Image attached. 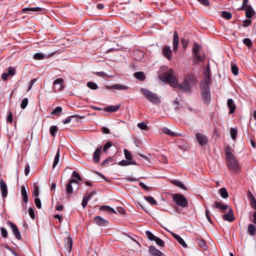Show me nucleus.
Returning a JSON list of instances; mask_svg holds the SVG:
<instances>
[{
	"instance_id": "6ab92c4d",
	"label": "nucleus",
	"mask_w": 256,
	"mask_h": 256,
	"mask_svg": "<svg viewBox=\"0 0 256 256\" xmlns=\"http://www.w3.org/2000/svg\"><path fill=\"white\" fill-rule=\"evenodd\" d=\"M227 106L230 108V114H234L236 109V105L232 98H228L227 100Z\"/></svg>"
},
{
	"instance_id": "aec40b11",
	"label": "nucleus",
	"mask_w": 256,
	"mask_h": 256,
	"mask_svg": "<svg viewBox=\"0 0 256 256\" xmlns=\"http://www.w3.org/2000/svg\"><path fill=\"white\" fill-rule=\"evenodd\" d=\"M214 205L216 208L220 210L222 212H224L228 208L227 204H224L221 202L216 201Z\"/></svg>"
},
{
	"instance_id": "de8ad7c7",
	"label": "nucleus",
	"mask_w": 256,
	"mask_h": 256,
	"mask_svg": "<svg viewBox=\"0 0 256 256\" xmlns=\"http://www.w3.org/2000/svg\"><path fill=\"white\" fill-rule=\"evenodd\" d=\"M58 128L56 126H52L50 127V134L52 136H56V132L58 130Z\"/></svg>"
},
{
	"instance_id": "79ce46f5",
	"label": "nucleus",
	"mask_w": 256,
	"mask_h": 256,
	"mask_svg": "<svg viewBox=\"0 0 256 256\" xmlns=\"http://www.w3.org/2000/svg\"><path fill=\"white\" fill-rule=\"evenodd\" d=\"M38 194L39 187L36 184H34V191L32 192V196L36 198L38 196Z\"/></svg>"
},
{
	"instance_id": "bb28decb",
	"label": "nucleus",
	"mask_w": 256,
	"mask_h": 256,
	"mask_svg": "<svg viewBox=\"0 0 256 256\" xmlns=\"http://www.w3.org/2000/svg\"><path fill=\"white\" fill-rule=\"evenodd\" d=\"M172 236L184 248L187 247L184 240L179 235L172 232Z\"/></svg>"
},
{
	"instance_id": "864d4df0",
	"label": "nucleus",
	"mask_w": 256,
	"mask_h": 256,
	"mask_svg": "<svg viewBox=\"0 0 256 256\" xmlns=\"http://www.w3.org/2000/svg\"><path fill=\"white\" fill-rule=\"evenodd\" d=\"M28 98H24L22 101V102H21V104H20V108H22V109H24L28 104Z\"/></svg>"
},
{
	"instance_id": "13d9d810",
	"label": "nucleus",
	"mask_w": 256,
	"mask_h": 256,
	"mask_svg": "<svg viewBox=\"0 0 256 256\" xmlns=\"http://www.w3.org/2000/svg\"><path fill=\"white\" fill-rule=\"evenodd\" d=\"M8 73L10 76H13L16 74V70L14 68L9 66L8 69Z\"/></svg>"
},
{
	"instance_id": "9b49d317",
	"label": "nucleus",
	"mask_w": 256,
	"mask_h": 256,
	"mask_svg": "<svg viewBox=\"0 0 256 256\" xmlns=\"http://www.w3.org/2000/svg\"><path fill=\"white\" fill-rule=\"evenodd\" d=\"M94 222L98 225L101 226H107L109 222H108L102 218L100 216H96L94 218Z\"/></svg>"
},
{
	"instance_id": "5fc2aeb1",
	"label": "nucleus",
	"mask_w": 256,
	"mask_h": 256,
	"mask_svg": "<svg viewBox=\"0 0 256 256\" xmlns=\"http://www.w3.org/2000/svg\"><path fill=\"white\" fill-rule=\"evenodd\" d=\"M138 127L142 130H148V127L144 122H140L137 125Z\"/></svg>"
},
{
	"instance_id": "9d476101",
	"label": "nucleus",
	"mask_w": 256,
	"mask_h": 256,
	"mask_svg": "<svg viewBox=\"0 0 256 256\" xmlns=\"http://www.w3.org/2000/svg\"><path fill=\"white\" fill-rule=\"evenodd\" d=\"M196 242L200 248L204 250H206L208 248L206 241L202 238V236H196Z\"/></svg>"
},
{
	"instance_id": "cd10ccee",
	"label": "nucleus",
	"mask_w": 256,
	"mask_h": 256,
	"mask_svg": "<svg viewBox=\"0 0 256 256\" xmlns=\"http://www.w3.org/2000/svg\"><path fill=\"white\" fill-rule=\"evenodd\" d=\"M134 76L136 79L140 81L144 80L146 78V75L143 72H136Z\"/></svg>"
},
{
	"instance_id": "f257e3e1",
	"label": "nucleus",
	"mask_w": 256,
	"mask_h": 256,
	"mask_svg": "<svg viewBox=\"0 0 256 256\" xmlns=\"http://www.w3.org/2000/svg\"><path fill=\"white\" fill-rule=\"evenodd\" d=\"M198 82V80L194 74H188L184 76L183 81L182 82H178L177 88L185 93L190 94Z\"/></svg>"
},
{
	"instance_id": "e2e57ef3",
	"label": "nucleus",
	"mask_w": 256,
	"mask_h": 256,
	"mask_svg": "<svg viewBox=\"0 0 256 256\" xmlns=\"http://www.w3.org/2000/svg\"><path fill=\"white\" fill-rule=\"evenodd\" d=\"M112 146V144L110 142H107L104 146L103 151L104 152H106L108 148H110Z\"/></svg>"
},
{
	"instance_id": "4d7b16f0",
	"label": "nucleus",
	"mask_w": 256,
	"mask_h": 256,
	"mask_svg": "<svg viewBox=\"0 0 256 256\" xmlns=\"http://www.w3.org/2000/svg\"><path fill=\"white\" fill-rule=\"evenodd\" d=\"M0 232L2 236L4 238H6L8 235L7 230L4 228L2 227L0 228Z\"/></svg>"
},
{
	"instance_id": "0eeeda50",
	"label": "nucleus",
	"mask_w": 256,
	"mask_h": 256,
	"mask_svg": "<svg viewBox=\"0 0 256 256\" xmlns=\"http://www.w3.org/2000/svg\"><path fill=\"white\" fill-rule=\"evenodd\" d=\"M195 137L199 145L201 146L206 145L208 142V137L202 133H196Z\"/></svg>"
},
{
	"instance_id": "7c9ffc66",
	"label": "nucleus",
	"mask_w": 256,
	"mask_h": 256,
	"mask_svg": "<svg viewBox=\"0 0 256 256\" xmlns=\"http://www.w3.org/2000/svg\"><path fill=\"white\" fill-rule=\"evenodd\" d=\"M252 24V20H250V19H246L245 20H244L243 22H242V25L241 24H238V28H240L241 26H243V27H244V28H246V27H248L249 26H250Z\"/></svg>"
},
{
	"instance_id": "a19ab883",
	"label": "nucleus",
	"mask_w": 256,
	"mask_h": 256,
	"mask_svg": "<svg viewBox=\"0 0 256 256\" xmlns=\"http://www.w3.org/2000/svg\"><path fill=\"white\" fill-rule=\"evenodd\" d=\"M66 192L68 195H70L73 192L72 184L70 182H68L66 185Z\"/></svg>"
},
{
	"instance_id": "a211bd4d",
	"label": "nucleus",
	"mask_w": 256,
	"mask_h": 256,
	"mask_svg": "<svg viewBox=\"0 0 256 256\" xmlns=\"http://www.w3.org/2000/svg\"><path fill=\"white\" fill-rule=\"evenodd\" d=\"M106 88L109 90H112L114 89L116 90H127L128 88V86L119 84H112V86H107Z\"/></svg>"
},
{
	"instance_id": "603ef678",
	"label": "nucleus",
	"mask_w": 256,
	"mask_h": 256,
	"mask_svg": "<svg viewBox=\"0 0 256 256\" xmlns=\"http://www.w3.org/2000/svg\"><path fill=\"white\" fill-rule=\"evenodd\" d=\"M124 153L125 158L128 160H132V154L127 150H124Z\"/></svg>"
},
{
	"instance_id": "ea45409f",
	"label": "nucleus",
	"mask_w": 256,
	"mask_h": 256,
	"mask_svg": "<svg viewBox=\"0 0 256 256\" xmlns=\"http://www.w3.org/2000/svg\"><path fill=\"white\" fill-rule=\"evenodd\" d=\"M42 10V8L39 7H36V8H25L22 9V12H28V11H32V12H40Z\"/></svg>"
},
{
	"instance_id": "393cba45",
	"label": "nucleus",
	"mask_w": 256,
	"mask_h": 256,
	"mask_svg": "<svg viewBox=\"0 0 256 256\" xmlns=\"http://www.w3.org/2000/svg\"><path fill=\"white\" fill-rule=\"evenodd\" d=\"M65 244V248L66 250L68 252H70L72 246V240L70 238H66L64 240Z\"/></svg>"
},
{
	"instance_id": "4be33fe9",
	"label": "nucleus",
	"mask_w": 256,
	"mask_h": 256,
	"mask_svg": "<svg viewBox=\"0 0 256 256\" xmlns=\"http://www.w3.org/2000/svg\"><path fill=\"white\" fill-rule=\"evenodd\" d=\"M102 149V146L98 148L94 153L93 160L94 163H98L100 159V154Z\"/></svg>"
},
{
	"instance_id": "dca6fc26",
	"label": "nucleus",
	"mask_w": 256,
	"mask_h": 256,
	"mask_svg": "<svg viewBox=\"0 0 256 256\" xmlns=\"http://www.w3.org/2000/svg\"><path fill=\"white\" fill-rule=\"evenodd\" d=\"M222 219L224 220L232 222L234 220V216L233 210L230 208L228 210V212L226 214H224L222 216Z\"/></svg>"
},
{
	"instance_id": "f03ea898",
	"label": "nucleus",
	"mask_w": 256,
	"mask_h": 256,
	"mask_svg": "<svg viewBox=\"0 0 256 256\" xmlns=\"http://www.w3.org/2000/svg\"><path fill=\"white\" fill-rule=\"evenodd\" d=\"M234 150L230 146H227L225 148L226 160L227 166L229 170L238 172L240 168L238 163V160L234 154Z\"/></svg>"
},
{
	"instance_id": "72a5a7b5",
	"label": "nucleus",
	"mask_w": 256,
	"mask_h": 256,
	"mask_svg": "<svg viewBox=\"0 0 256 256\" xmlns=\"http://www.w3.org/2000/svg\"><path fill=\"white\" fill-rule=\"evenodd\" d=\"M60 150H58L57 151V152L56 154V156H55V158L54 159V161L53 162V164H52L53 168H54L56 166V165L58 164V163L59 162V160H60Z\"/></svg>"
},
{
	"instance_id": "49530a36",
	"label": "nucleus",
	"mask_w": 256,
	"mask_h": 256,
	"mask_svg": "<svg viewBox=\"0 0 256 256\" xmlns=\"http://www.w3.org/2000/svg\"><path fill=\"white\" fill-rule=\"evenodd\" d=\"M87 86L92 90H96L98 88L97 84L92 82H89L87 83Z\"/></svg>"
},
{
	"instance_id": "c03bdc74",
	"label": "nucleus",
	"mask_w": 256,
	"mask_h": 256,
	"mask_svg": "<svg viewBox=\"0 0 256 256\" xmlns=\"http://www.w3.org/2000/svg\"><path fill=\"white\" fill-rule=\"evenodd\" d=\"M145 233L147 238L150 240H154L156 238V236H154L152 233L149 230L146 231Z\"/></svg>"
},
{
	"instance_id": "5701e85b",
	"label": "nucleus",
	"mask_w": 256,
	"mask_h": 256,
	"mask_svg": "<svg viewBox=\"0 0 256 256\" xmlns=\"http://www.w3.org/2000/svg\"><path fill=\"white\" fill-rule=\"evenodd\" d=\"M120 104H116L115 106H106L104 108V112H117L120 108Z\"/></svg>"
},
{
	"instance_id": "bf43d9fd",
	"label": "nucleus",
	"mask_w": 256,
	"mask_h": 256,
	"mask_svg": "<svg viewBox=\"0 0 256 256\" xmlns=\"http://www.w3.org/2000/svg\"><path fill=\"white\" fill-rule=\"evenodd\" d=\"M76 116H77L76 115H72V116H69L67 117L65 120H64L62 121V122L64 124H68L72 120V118H74Z\"/></svg>"
},
{
	"instance_id": "a878e982",
	"label": "nucleus",
	"mask_w": 256,
	"mask_h": 256,
	"mask_svg": "<svg viewBox=\"0 0 256 256\" xmlns=\"http://www.w3.org/2000/svg\"><path fill=\"white\" fill-rule=\"evenodd\" d=\"M21 194L22 198L23 201L26 204L28 200V198L26 190L24 186H21Z\"/></svg>"
},
{
	"instance_id": "a18cd8bd",
	"label": "nucleus",
	"mask_w": 256,
	"mask_h": 256,
	"mask_svg": "<svg viewBox=\"0 0 256 256\" xmlns=\"http://www.w3.org/2000/svg\"><path fill=\"white\" fill-rule=\"evenodd\" d=\"M62 112V108L60 106L56 107L51 112L52 114L58 116Z\"/></svg>"
},
{
	"instance_id": "473e14b6",
	"label": "nucleus",
	"mask_w": 256,
	"mask_h": 256,
	"mask_svg": "<svg viewBox=\"0 0 256 256\" xmlns=\"http://www.w3.org/2000/svg\"><path fill=\"white\" fill-rule=\"evenodd\" d=\"M220 196L224 198H226L228 196V192L225 188H222L220 190Z\"/></svg>"
},
{
	"instance_id": "20e7f679",
	"label": "nucleus",
	"mask_w": 256,
	"mask_h": 256,
	"mask_svg": "<svg viewBox=\"0 0 256 256\" xmlns=\"http://www.w3.org/2000/svg\"><path fill=\"white\" fill-rule=\"evenodd\" d=\"M140 92L150 102L155 104H159L160 102V98L156 94L148 90L142 88L140 89Z\"/></svg>"
},
{
	"instance_id": "680f3d73",
	"label": "nucleus",
	"mask_w": 256,
	"mask_h": 256,
	"mask_svg": "<svg viewBox=\"0 0 256 256\" xmlns=\"http://www.w3.org/2000/svg\"><path fill=\"white\" fill-rule=\"evenodd\" d=\"M12 120H13V118H12V112L10 111L8 112V116H7V118H6V122H9V123L11 124L12 122Z\"/></svg>"
},
{
	"instance_id": "c756f323",
	"label": "nucleus",
	"mask_w": 256,
	"mask_h": 256,
	"mask_svg": "<svg viewBox=\"0 0 256 256\" xmlns=\"http://www.w3.org/2000/svg\"><path fill=\"white\" fill-rule=\"evenodd\" d=\"M162 132L166 134H168V136H179L178 134H176V133H175L174 132H172L170 130H169L168 128H164L162 130Z\"/></svg>"
},
{
	"instance_id": "58836bf2",
	"label": "nucleus",
	"mask_w": 256,
	"mask_h": 256,
	"mask_svg": "<svg viewBox=\"0 0 256 256\" xmlns=\"http://www.w3.org/2000/svg\"><path fill=\"white\" fill-rule=\"evenodd\" d=\"M244 44L248 48H251L252 46V40L249 38H245L242 40Z\"/></svg>"
},
{
	"instance_id": "b1692460",
	"label": "nucleus",
	"mask_w": 256,
	"mask_h": 256,
	"mask_svg": "<svg viewBox=\"0 0 256 256\" xmlns=\"http://www.w3.org/2000/svg\"><path fill=\"white\" fill-rule=\"evenodd\" d=\"M179 42V38L178 36V32L175 31L174 34V38H173V50L174 52H176L178 49V44Z\"/></svg>"
},
{
	"instance_id": "8fccbe9b",
	"label": "nucleus",
	"mask_w": 256,
	"mask_h": 256,
	"mask_svg": "<svg viewBox=\"0 0 256 256\" xmlns=\"http://www.w3.org/2000/svg\"><path fill=\"white\" fill-rule=\"evenodd\" d=\"M248 0H243L242 4L241 7L239 8H238V10L243 11L244 10V8L247 7V6H249L250 4H248Z\"/></svg>"
},
{
	"instance_id": "69168bd1",
	"label": "nucleus",
	"mask_w": 256,
	"mask_h": 256,
	"mask_svg": "<svg viewBox=\"0 0 256 256\" xmlns=\"http://www.w3.org/2000/svg\"><path fill=\"white\" fill-rule=\"evenodd\" d=\"M28 214H30V217L34 220L35 218L34 212L32 208H30L28 210Z\"/></svg>"
},
{
	"instance_id": "2eb2a0df",
	"label": "nucleus",
	"mask_w": 256,
	"mask_h": 256,
	"mask_svg": "<svg viewBox=\"0 0 256 256\" xmlns=\"http://www.w3.org/2000/svg\"><path fill=\"white\" fill-rule=\"evenodd\" d=\"M200 49V46H199L198 43L195 42L193 45L192 52H193V54L197 58L198 60H201V56L199 54Z\"/></svg>"
},
{
	"instance_id": "338daca9",
	"label": "nucleus",
	"mask_w": 256,
	"mask_h": 256,
	"mask_svg": "<svg viewBox=\"0 0 256 256\" xmlns=\"http://www.w3.org/2000/svg\"><path fill=\"white\" fill-rule=\"evenodd\" d=\"M72 176L76 178L79 180H82V178L77 171H74L72 172Z\"/></svg>"
},
{
	"instance_id": "7ed1b4c3",
	"label": "nucleus",
	"mask_w": 256,
	"mask_h": 256,
	"mask_svg": "<svg viewBox=\"0 0 256 256\" xmlns=\"http://www.w3.org/2000/svg\"><path fill=\"white\" fill-rule=\"evenodd\" d=\"M174 70L170 68L168 72L160 75L159 78L164 82L168 84L171 86L177 88L178 82V80L174 74Z\"/></svg>"
},
{
	"instance_id": "0e129e2a",
	"label": "nucleus",
	"mask_w": 256,
	"mask_h": 256,
	"mask_svg": "<svg viewBox=\"0 0 256 256\" xmlns=\"http://www.w3.org/2000/svg\"><path fill=\"white\" fill-rule=\"evenodd\" d=\"M180 41L182 44V48L186 49L188 45V41L184 38H182Z\"/></svg>"
},
{
	"instance_id": "37998d69",
	"label": "nucleus",
	"mask_w": 256,
	"mask_h": 256,
	"mask_svg": "<svg viewBox=\"0 0 256 256\" xmlns=\"http://www.w3.org/2000/svg\"><path fill=\"white\" fill-rule=\"evenodd\" d=\"M171 182L174 184V186H178L182 188L185 189V186L184 184H183L180 181L178 180H174Z\"/></svg>"
},
{
	"instance_id": "c9c22d12",
	"label": "nucleus",
	"mask_w": 256,
	"mask_h": 256,
	"mask_svg": "<svg viewBox=\"0 0 256 256\" xmlns=\"http://www.w3.org/2000/svg\"><path fill=\"white\" fill-rule=\"evenodd\" d=\"M238 133V130L236 128H230V136L233 140H235L236 138Z\"/></svg>"
},
{
	"instance_id": "f3484780",
	"label": "nucleus",
	"mask_w": 256,
	"mask_h": 256,
	"mask_svg": "<svg viewBox=\"0 0 256 256\" xmlns=\"http://www.w3.org/2000/svg\"><path fill=\"white\" fill-rule=\"evenodd\" d=\"M162 54L165 58L168 60H170L172 58V51L170 46H164L162 49Z\"/></svg>"
},
{
	"instance_id": "09e8293b",
	"label": "nucleus",
	"mask_w": 256,
	"mask_h": 256,
	"mask_svg": "<svg viewBox=\"0 0 256 256\" xmlns=\"http://www.w3.org/2000/svg\"><path fill=\"white\" fill-rule=\"evenodd\" d=\"M156 242V244L158 245L160 247H164V240H162L160 238L156 236L155 240H154Z\"/></svg>"
},
{
	"instance_id": "423d86ee",
	"label": "nucleus",
	"mask_w": 256,
	"mask_h": 256,
	"mask_svg": "<svg viewBox=\"0 0 256 256\" xmlns=\"http://www.w3.org/2000/svg\"><path fill=\"white\" fill-rule=\"evenodd\" d=\"M201 95L204 104H208L210 102L211 96L209 85L206 83L202 84Z\"/></svg>"
},
{
	"instance_id": "ddd939ff",
	"label": "nucleus",
	"mask_w": 256,
	"mask_h": 256,
	"mask_svg": "<svg viewBox=\"0 0 256 256\" xmlns=\"http://www.w3.org/2000/svg\"><path fill=\"white\" fill-rule=\"evenodd\" d=\"M244 10L246 11V18L248 19L252 18L256 14L251 5H249V6H247V7L244 8Z\"/></svg>"
},
{
	"instance_id": "4468645a",
	"label": "nucleus",
	"mask_w": 256,
	"mask_h": 256,
	"mask_svg": "<svg viewBox=\"0 0 256 256\" xmlns=\"http://www.w3.org/2000/svg\"><path fill=\"white\" fill-rule=\"evenodd\" d=\"M148 252L152 256H163L164 254L160 250L156 248L154 246H150L148 248Z\"/></svg>"
},
{
	"instance_id": "39448f33",
	"label": "nucleus",
	"mask_w": 256,
	"mask_h": 256,
	"mask_svg": "<svg viewBox=\"0 0 256 256\" xmlns=\"http://www.w3.org/2000/svg\"><path fill=\"white\" fill-rule=\"evenodd\" d=\"M172 198L174 202L178 206L182 208H186L188 206V201L187 199L182 194H172Z\"/></svg>"
},
{
	"instance_id": "3c124183",
	"label": "nucleus",
	"mask_w": 256,
	"mask_h": 256,
	"mask_svg": "<svg viewBox=\"0 0 256 256\" xmlns=\"http://www.w3.org/2000/svg\"><path fill=\"white\" fill-rule=\"evenodd\" d=\"M232 72L234 75L236 76L238 74V68L236 65L232 64Z\"/></svg>"
},
{
	"instance_id": "6e6d98bb",
	"label": "nucleus",
	"mask_w": 256,
	"mask_h": 256,
	"mask_svg": "<svg viewBox=\"0 0 256 256\" xmlns=\"http://www.w3.org/2000/svg\"><path fill=\"white\" fill-rule=\"evenodd\" d=\"M90 200V199H88V198L87 197V196L86 195H84V198H83V199H82V207L84 208L86 207V206L88 204V201Z\"/></svg>"
},
{
	"instance_id": "1a4fd4ad",
	"label": "nucleus",
	"mask_w": 256,
	"mask_h": 256,
	"mask_svg": "<svg viewBox=\"0 0 256 256\" xmlns=\"http://www.w3.org/2000/svg\"><path fill=\"white\" fill-rule=\"evenodd\" d=\"M8 224L12 228V232L14 235L15 237L18 240H21L22 236L16 225L10 221H8Z\"/></svg>"
},
{
	"instance_id": "f704fd0d",
	"label": "nucleus",
	"mask_w": 256,
	"mask_h": 256,
	"mask_svg": "<svg viewBox=\"0 0 256 256\" xmlns=\"http://www.w3.org/2000/svg\"><path fill=\"white\" fill-rule=\"evenodd\" d=\"M46 56L42 53L37 52L34 54L33 58L36 60H42L46 58Z\"/></svg>"
},
{
	"instance_id": "2f4dec72",
	"label": "nucleus",
	"mask_w": 256,
	"mask_h": 256,
	"mask_svg": "<svg viewBox=\"0 0 256 256\" xmlns=\"http://www.w3.org/2000/svg\"><path fill=\"white\" fill-rule=\"evenodd\" d=\"M144 199L148 202L150 204L157 206L158 204L157 202L154 199L152 196H145Z\"/></svg>"
},
{
	"instance_id": "e433bc0d",
	"label": "nucleus",
	"mask_w": 256,
	"mask_h": 256,
	"mask_svg": "<svg viewBox=\"0 0 256 256\" xmlns=\"http://www.w3.org/2000/svg\"><path fill=\"white\" fill-rule=\"evenodd\" d=\"M221 16L226 20H230L232 17L231 13L227 11H222Z\"/></svg>"
},
{
	"instance_id": "412c9836",
	"label": "nucleus",
	"mask_w": 256,
	"mask_h": 256,
	"mask_svg": "<svg viewBox=\"0 0 256 256\" xmlns=\"http://www.w3.org/2000/svg\"><path fill=\"white\" fill-rule=\"evenodd\" d=\"M210 69L208 64L207 65L206 70L204 72V77L206 78L204 80V82L203 84H207L208 85H209L210 82Z\"/></svg>"
},
{
	"instance_id": "f8f14e48",
	"label": "nucleus",
	"mask_w": 256,
	"mask_h": 256,
	"mask_svg": "<svg viewBox=\"0 0 256 256\" xmlns=\"http://www.w3.org/2000/svg\"><path fill=\"white\" fill-rule=\"evenodd\" d=\"M0 188L2 198H6L8 195V188L6 184L2 178L0 180Z\"/></svg>"
},
{
	"instance_id": "6e6552de",
	"label": "nucleus",
	"mask_w": 256,
	"mask_h": 256,
	"mask_svg": "<svg viewBox=\"0 0 256 256\" xmlns=\"http://www.w3.org/2000/svg\"><path fill=\"white\" fill-rule=\"evenodd\" d=\"M64 80L62 78H56L53 82V90L54 92H58L61 90L63 88Z\"/></svg>"
},
{
	"instance_id": "4c0bfd02",
	"label": "nucleus",
	"mask_w": 256,
	"mask_h": 256,
	"mask_svg": "<svg viewBox=\"0 0 256 256\" xmlns=\"http://www.w3.org/2000/svg\"><path fill=\"white\" fill-rule=\"evenodd\" d=\"M100 210H105L108 212H114V213L116 212V211L114 210V209H113L112 208H111L108 206H105V205L102 206L100 208Z\"/></svg>"
},
{
	"instance_id": "c85d7f7f",
	"label": "nucleus",
	"mask_w": 256,
	"mask_h": 256,
	"mask_svg": "<svg viewBox=\"0 0 256 256\" xmlns=\"http://www.w3.org/2000/svg\"><path fill=\"white\" fill-rule=\"evenodd\" d=\"M248 232L250 236H254L256 234V226L253 224H250L248 226Z\"/></svg>"
},
{
	"instance_id": "052dcab7",
	"label": "nucleus",
	"mask_w": 256,
	"mask_h": 256,
	"mask_svg": "<svg viewBox=\"0 0 256 256\" xmlns=\"http://www.w3.org/2000/svg\"><path fill=\"white\" fill-rule=\"evenodd\" d=\"M34 203H35L36 206L38 208H42L40 200L39 198H34Z\"/></svg>"
},
{
	"instance_id": "774afa93",
	"label": "nucleus",
	"mask_w": 256,
	"mask_h": 256,
	"mask_svg": "<svg viewBox=\"0 0 256 256\" xmlns=\"http://www.w3.org/2000/svg\"><path fill=\"white\" fill-rule=\"evenodd\" d=\"M206 217L208 220V222L210 224H212V220L210 216V212L208 209H206Z\"/></svg>"
}]
</instances>
